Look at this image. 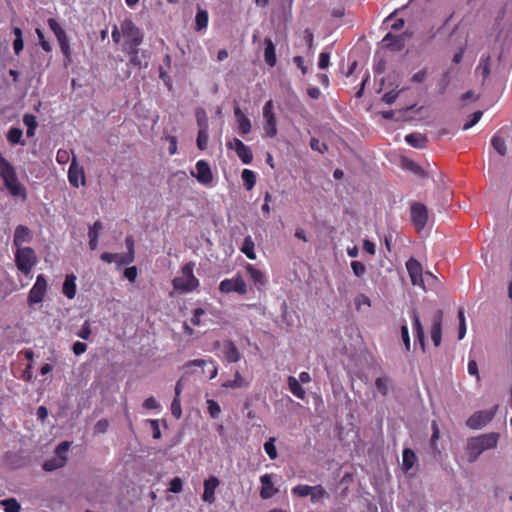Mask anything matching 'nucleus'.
Masks as SVG:
<instances>
[{"label":"nucleus","mask_w":512,"mask_h":512,"mask_svg":"<svg viewBox=\"0 0 512 512\" xmlns=\"http://www.w3.org/2000/svg\"><path fill=\"white\" fill-rule=\"evenodd\" d=\"M351 269H352L353 273L357 277L363 276L365 274V272H366L365 265L362 262H360V261H352L351 262Z\"/></svg>","instance_id":"obj_54"},{"label":"nucleus","mask_w":512,"mask_h":512,"mask_svg":"<svg viewBox=\"0 0 512 512\" xmlns=\"http://www.w3.org/2000/svg\"><path fill=\"white\" fill-rule=\"evenodd\" d=\"M48 25H49L50 29L53 31V33L55 34L56 38L66 34L64 29L60 26V24L55 19L49 18Z\"/></svg>","instance_id":"obj_52"},{"label":"nucleus","mask_w":512,"mask_h":512,"mask_svg":"<svg viewBox=\"0 0 512 512\" xmlns=\"http://www.w3.org/2000/svg\"><path fill=\"white\" fill-rule=\"evenodd\" d=\"M450 73L451 72L449 70L445 71L442 74V76H441V78H440V80L438 82V93L440 95L445 94V92H446V90H447V88H448V86L450 84V80H451Z\"/></svg>","instance_id":"obj_42"},{"label":"nucleus","mask_w":512,"mask_h":512,"mask_svg":"<svg viewBox=\"0 0 512 512\" xmlns=\"http://www.w3.org/2000/svg\"><path fill=\"white\" fill-rule=\"evenodd\" d=\"M0 176L3 178L5 188L13 197H18L23 201L27 199V190L20 183L14 167L4 171Z\"/></svg>","instance_id":"obj_3"},{"label":"nucleus","mask_w":512,"mask_h":512,"mask_svg":"<svg viewBox=\"0 0 512 512\" xmlns=\"http://www.w3.org/2000/svg\"><path fill=\"white\" fill-rule=\"evenodd\" d=\"M490 62H491V56L483 55L480 59L478 66H477V71H480V73L484 79L487 78L491 73Z\"/></svg>","instance_id":"obj_35"},{"label":"nucleus","mask_w":512,"mask_h":512,"mask_svg":"<svg viewBox=\"0 0 512 512\" xmlns=\"http://www.w3.org/2000/svg\"><path fill=\"white\" fill-rule=\"evenodd\" d=\"M246 270L250 278L253 280L254 284L258 288H261L266 284L265 275L259 269L255 268L252 264H247Z\"/></svg>","instance_id":"obj_27"},{"label":"nucleus","mask_w":512,"mask_h":512,"mask_svg":"<svg viewBox=\"0 0 512 512\" xmlns=\"http://www.w3.org/2000/svg\"><path fill=\"white\" fill-rule=\"evenodd\" d=\"M491 145L497 151L498 154H500L501 156L506 155V152H507L506 143L502 137H500L498 135H494L491 140Z\"/></svg>","instance_id":"obj_39"},{"label":"nucleus","mask_w":512,"mask_h":512,"mask_svg":"<svg viewBox=\"0 0 512 512\" xmlns=\"http://www.w3.org/2000/svg\"><path fill=\"white\" fill-rule=\"evenodd\" d=\"M330 61V53L329 52H321L319 55L318 67L320 69H326L329 66Z\"/></svg>","instance_id":"obj_60"},{"label":"nucleus","mask_w":512,"mask_h":512,"mask_svg":"<svg viewBox=\"0 0 512 512\" xmlns=\"http://www.w3.org/2000/svg\"><path fill=\"white\" fill-rule=\"evenodd\" d=\"M70 448V443L67 441L61 442L55 449V454L58 459H63L66 464L67 461V452Z\"/></svg>","instance_id":"obj_45"},{"label":"nucleus","mask_w":512,"mask_h":512,"mask_svg":"<svg viewBox=\"0 0 512 512\" xmlns=\"http://www.w3.org/2000/svg\"><path fill=\"white\" fill-rule=\"evenodd\" d=\"M227 147L236 152L243 164H250L252 162L253 154L250 147L245 145L238 138H234L231 142L227 143Z\"/></svg>","instance_id":"obj_12"},{"label":"nucleus","mask_w":512,"mask_h":512,"mask_svg":"<svg viewBox=\"0 0 512 512\" xmlns=\"http://www.w3.org/2000/svg\"><path fill=\"white\" fill-rule=\"evenodd\" d=\"M121 33L126 38L125 44L139 46L143 41V33L131 19H125L121 23Z\"/></svg>","instance_id":"obj_5"},{"label":"nucleus","mask_w":512,"mask_h":512,"mask_svg":"<svg viewBox=\"0 0 512 512\" xmlns=\"http://www.w3.org/2000/svg\"><path fill=\"white\" fill-rule=\"evenodd\" d=\"M443 312L437 310L432 318L431 339L436 347L441 343Z\"/></svg>","instance_id":"obj_17"},{"label":"nucleus","mask_w":512,"mask_h":512,"mask_svg":"<svg viewBox=\"0 0 512 512\" xmlns=\"http://www.w3.org/2000/svg\"><path fill=\"white\" fill-rule=\"evenodd\" d=\"M312 487L313 486L300 484L292 489V493L298 497L310 496V493L312 492Z\"/></svg>","instance_id":"obj_48"},{"label":"nucleus","mask_w":512,"mask_h":512,"mask_svg":"<svg viewBox=\"0 0 512 512\" xmlns=\"http://www.w3.org/2000/svg\"><path fill=\"white\" fill-rule=\"evenodd\" d=\"M497 406L490 410L477 411L466 421V425L471 429H481L488 424L494 417Z\"/></svg>","instance_id":"obj_7"},{"label":"nucleus","mask_w":512,"mask_h":512,"mask_svg":"<svg viewBox=\"0 0 512 512\" xmlns=\"http://www.w3.org/2000/svg\"><path fill=\"white\" fill-rule=\"evenodd\" d=\"M196 171H197V173L195 174L194 172H192V175L194 177H196V179L201 184L208 185L212 182L213 175H212L211 169L206 161L199 160L196 163Z\"/></svg>","instance_id":"obj_16"},{"label":"nucleus","mask_w":512,"mask_h":512,"mask_svg":"<svg viewBox=\"0 0 512 512\" xmlns=\"http://www.w3.org/2000/svg\"><path fill=\"white\" fill-rule=\"evenodd\" d=\"M171 413L176 419H180L182 416V409L180 399L174 398L171 403Z\"/></svg>","instance_id":"obj_55"},{"label":"nucleus","mask_w":512,"mask_h":512,"mask_svg":"<svg viewBox=\"0 0 512 512\" xmlns=\"http://www.w3.org/2000/svg\"><path fill=\"white\" fill-rule=\"evenodd\" d=\"M326 496H328V494L321 485H316L312 487V492L310 493L311 502L316 503Z\"/></svg>","instance_id":"obj_43"},{"label":"nucleus","mask_w":512,"mask_h":512,"mask_svg":"<svg viewBox=\"0 0 512 512\" xmlns=\"http://www.w3.org/2000/svg\"><path fill=\"white\" fill-rule=\"evenodd\" d=\"M33 239V233L25 225H18L14 232L13 245L16 248H23L24 243H29Z\"/></svg>","instance_id":"obj_15"},{"label":"nucleus","mask_w":512,"mask_h":512,"mask_svg":"<svg viewBox=\"0 0 512 512\" xmlns=\"http://www.w3.org/2000/svg\"><path fill=\"white\" fill-rule=\"evenodd\" d=\"M37 263V255L31 247L17 248L15 252V264L19 271L28 275Z\"/></svg>","instance_id":"obj_4"},{"label":"nucleus","mask_w":512,"mask_h":512,"mask_svg":"<svg viewBox=\"0 0 512 512\" xmlns=\"http://www.w3.org/2000/svg\"><path fill=\"white\" fill-rule=\"evenodd\" d=\"M402 460H403V462H402L403 469L408 471L414 466V464L417 460V457L413 450L406 448L403 450Z\"/></svg>","instance_id":"obj_32"},{"label":"nucleus","mask_w":512,"mask_h":512,"mask_svg":"<svg viewBox=\"0 0 512 512\" xmlns=\"http://www.w3.org/2000/svg\"><path fill=\"white\" fill-rule=\"evenodd\" d=\"M439 436H440V431H439V428H438V425L436 423V421H433L432 422V435H431V439H430V446H431V449L433 451L434 454H439L440 453V450L437 446V440L439 439Z\"/></svg>","instance_id":"obj_40"},{"label":"nucleus","mask_w":512,"mask_h":512,"mask_svg":"<svg viewBox=\"0 0 512 512\" xmlns=\"http://www.w3.org/2000/svg\"><path fill=\"white\" fill-rule=\"evenodd\" d=\"M407 38L408 36L405 33L400 35H393L389 32L382 39V43L387 49L391 51H400L405 47Z\"/></svg>","instance_id":"obj_14"},{"label":"nucleus","mask_w":512,"mask_h":512,"mask_svg":"<svg viewBox=\"0 0 512 512\" xmlns=\"http://www.w3.org/2000/svg\"><path fill=\"white\" fill-rule=\"evenodd\" d=\"M208 413L213 419H217L221 413L220 405L212 399L207 400Z\"/></svg>","instance_id":"obj_49"},{"label":"nucleus","mask_w":512,"mask_h":512,"mask_svg":"<svg viewBox=\"0 0 512 512\" xmlns=\"http://www.w3.org/2000/svg\"><path fill=\"white\" fill-rule=\"evenodd\" d=\"M63 294L68 299H73L76 295V276L74 274L67 275L63 283Z\"/></svg>","instance_id":"obj_28"},{"label":"nucleus","mask_w":512,"mask_h":512,"mask_svg":"<svg viewBox=\"0 0 512 512\" xmlns=\"http://www.w3.org/2000/svg\"><path fill=\"white\" fill-rule=\"evenodd\" d=\"M208 19V12L206 10L198 8L195 18L196 29L199 31L205 29L208 25Z\"/></svg>","instance_id":"obj_37"},{"label":"nucleus","mask_w":512,"mask_h":512,"mask_svg":"<svg viewBox=\"0 0 512 512\" xmlns=\"http://www.w3.org/2000/svg\"><path fill=\"white\" fill-rule=\"evenodd\" d=\"M239 132L242 135L248 134L251 131V121L248 117H241L237 120Z\"/></svg>","instance_id":"obj_50"},{"label":"nucleus","mask_w":512,"mask_h":512,"mask_svg":"<svg viewBox=\"0 0 512 512\" xmlns=\"http://www.w3.org/2000/svg\"><path fill=\"white\" fill-rule=\"evenodd\" d=\"M264 450L271 460H274L277 458L278 453H277V449L275 446V438L274 437L270 438L268 441H266L264 443Z\"/></svg>","instance_id":"obj_44"},{"label":"nucleus","mask_w":512,"mask_h":512,"mask_svg":"<svg viewBox=\"0 0 512 512\" xmlns=\"http://www.w3.org/2000/svg\"><path fill=\"white\" fill-rule=\"evenodd\" d=\"M427 76H428V69L423 68V69L419 70L418 72H416L412 76L411 81L414 83H422L426 80Z\"/></svg>","instance_id":"obj_57"},{"label":"nucleus","mask_w":512,"mask_h":512,"mask_svg":"<svg viewBox=\"0 0 512 512\" xmlns=\"http://www.w3.org/2000/svg\"><path fill=\"white\" fill-rule=\"evenodd\" d=\"M411 221L418 231H421L428 221V209L420 202H413L410 207Z\"/></svg>","instance_id":"obj_8"},{"label":"nucleus","mask_w":512,"mask_h":512,"mask_svg":"<svg viewBox=\"0 0 512 512\" xmlns=\"http://www.w3.org/2000/svg\"><path fill=\"white\" fill-rule=\"evenodd\" d=\"M23 123L27 126V128H36L37 127L36 117L32 114H25L23 116Z\"/></svg>","instance_id":"obj_63"},{"label":"nucleus","mask_w":512,"mask_h":512,"mask_svg":"<svg viewBox=\"0 0 512 512\" xmlns=\"http://www.w3.org/2000/svg\"><path fill=\"white\" fill-rule=\"evenodd\" d=\"M406 268H407L412 285L419 286V287L425 289L424 275H423V269H422L421 263L414 258H410L406 262Z\"/></svg>","instance_id":"obj_9"},{"label":"nucleus","mask_w":512,"mask_h":512,"mask_svg":"<svg viewBox=\"0 0 512 512\" xmlns=\"http://www.w3.org/2000/svg\"><path fill=\"white\" fill-rule=\"evenodd\" d=\"M482 115H483L482 111L474 112L472 115V119L463 125V130H468L471 127H473L474 125H476L480 121Z\"/></svg>","instance_id":"obj_58"},{"label":"nucleus","mask_w":512,"mask_h":512,"mask_svg":"<svg viewBox=\"0 0 512 512\" xmlns=\"http://www.w3.org/2000/svg\"><path fill=\"white\" fill-rule=\"evenodd\" d=\"M219 485V480L215 476H210L204 481L203 501L212 504L215 501V490Z\"/></svg>","instance_id":"obj_18"},{"label":"nucleus","mask_w":512,"mask_h":512,"mask_svg":"<svg viewBox=\"0 0 512 512\" xmlns=\"http://www.w3.org/2000/svg\"><path fill=\"white\" fill-rule=\"evenodd\" d=\"M411 318L413 322V331L415 335L416 342H418L422 348V351H425V333L423 326L420 321V317L415 309L411 311Z\"/></svg>","instance_id":"obj_19"},{"label":"nucleus","mask_w":512,"mask_h":512,"mask_svg":"<svg viewBox=\"0 0 512 512\" xmlns=\"http://www.w3.org/2000/svg\"><path fill=\"white\" fill-rule=\"evenodd\" d=\"M265 51H264V59L266 64L269 67H274L276 65V52L275 45L270 38H265Z\"/></svg>","instance_id":"obj_24"},{"label":"nucleus","mask_w":512,"mask_h":512,"mask_svg":"<svg viewBox=\"0 0 512 512\" xmlns=\"http://www.w3.org/2000/svg\"><path fill=\"white\" fill-rule=\"evenodd\" d=\"M498 439L499 434L494 432L468 438L466 444L468 462H475L484 451L495 448Z\"/></svg>","instance_id":"obj_1"},{"label":"nucleus","mask_w":512,"mask_h":512,"mask_svg":"<svg viewBox=\"0 0 512 512\" xmlns=\"http://www.w3.org/2000/svg\"><path fill=\"white\" fill-rule=\"evenodd\" d=\"M398 92L392 90V91H389L387 93H385L382 97V100L388 104V105H391L395 102V100L397 99L398 97Z\"/></svg>","instance_id":"obj_64"},{"label":"nucleus","mask_w":512,"mask_h":512,"mask_svg":"<svg viewBox=\"0 0 512 512\" xmlns=\"http://www.w3.org/2000/svg\"><path fill=\"white\" fill-rule=\"evenodd\" d=\"M23 132L20 128L12 127L7 132V140L12 144H20L25 145V142L22 140Z\"/></svg>","instance_id":"obj_33"},{"label":"nucleus","mask_w":512,"mask_h":512,"mask_svg":"<svg viewBox=\"0 0 512 512\" xmlns=\"http://www.w3.org/2000/svg\"><path fill=\"white\" fill-rule=\"evenodd\" d=\"M207 365L211 366V369L209 370V379L215 378L218 373V367L213 360L195 359L187 362L185 366H198L204 368Z\"/></svg>","instance_id":"obj_25"},{"label":"nucleus","mask_w":512,"mask_h":512,"mask_svg":"<svg viewBox=\"0 0 512 512\" xmlns=\"http://www.w3.org/2000/svg\"><path fill=\"white\" fill-rule=\"evenodd\" d=\"M263 117L264 119L275 118V114L273 113V101L269 100L265 103L263 107Z\"/></svg>","instance_id":"obj_59"},{"label":"nucleus","mask_w":512,"mask_h":512,"mask_svg":"<svg viewBox=\"0 0 512 512\" xmlns=\"http://www.w3.org/2000/svg\"><path fill=\"white\" fill-rule=\"evenodd\" d=\"M194 263H186L182 267V275L173 279L172 285L175 290L181 293L192 292L199 286V280L193 274Z\"/></svg>","instance_id":"obj_2"},{"label":"nucleus","mask_w":512,"mask_h":512,"mask_svg":"<svg viewBox=\"0 0 512 512\" xmlns=\"http://www.w3.org/2000/svg\"><path fill=\"white\" fill-rule=\"evenodd\" d=\"M401 337H402V341L405 345V350L406 351H410V337H409V330H408V327L406 325H403L401 327Z\"/></svg>","instance_id":"obj_62"},{"label":"nucleus","mask_w":512,"mask_h":512,"mask_svg":"<svg viewBox=\"0 0 512 512\" xmlns=\"http://www.w3.org/2000/svg\"><path fill=\"white\" fill-rule=\"evenodd\" d=\"M91 335V328L89 321H85L81 329L77 333V336L83 340H88Z\"/></svg>","instance_id":"obj_56"},{"label":"nucleus","mask_w":512,"mask_h":512,"mask_svg":"<svg viewBox=\"0 0 512 512\" xmlns=\"http://www.w3.org/2000/svg\"><path fill=\"white\" fill-rule=\"evenodd\" d=\"M68 179L73 187L78 188L80 184L85 185L84 169L78 164L76 157H73L71 161L68 171Z\"/></svg>","instance_id":"obj_13"},{"label":"nucleus","mask_w":512,"mask_h":512,"mask_svg":"<svg viewBox=\"0 0 512 512\" xmlns=\"http://www.w3.org/2000/svg\"><path fill=\"white\" fill-rule=\"evenodd\" d=\"M65 465L63 459L53 458L50 460H47L43 464V469L45 471L51 472L54 470H57L59 468H62Z\"/></svg>","instance_id":"obj_41"},{"label":"nucleus","mask_w":512,"mask_h":512,"mask_svg":"<svg viewBox=\"0 0 512 512\" xmlns=\"http://www.w3.org/2000/svg\"><path fill=\"white\" fill-rule=\"evenodd\" d=\"M183 483L179 477H175L170 482L169 490L173 493H180L182 491Z\"/></svg>","instance_id":"obj_61"},{"label":"nucleus","mask_w":512,"mask_h":512,"mask_svg":"<svg viewBox=\"0 0 512 512\" xmlns=\"http://www.w3.org/2000/svg\"><path fill=\"white\" fill-rule=\"evenodd\" d=\"M219 290L223 293L237 292L241 295L246 294L247 285L241 276L231 279H224L220 282Z\"/></svg>","instance_id":"obj_10"},{"label":"nucleus","mask_w":512,"mask_h":512,"mask_svg":"<svg viewBox=\"0 0 512 512\" xmlns=\"http://www.w3.org/2000/svg\"><path fill=\"white\" fill-rule=\"evenodd\" d=\"M287 382L291 393L295 397L302 400L306 397V391L301 386V383L298 381V379H296L294 376H289Z\"/></svg>","instance_id":"obj_29"},{"label":"nucleus","mask_w":512,"mask_h":512,"mask_svg":"<svg viewBox=\"0 0 512 512\" xmlns=\"http://www.w3.org/2000/svg\"><path fill=\"white\" fill-rule=\"evenodd\" d=\"M264 131L269 137H274L277 134L276 118L265 120Z\"/></svg>","instance_id":"obj_47"},{"label":"nucleus","mask_w":512,"mask_h":512,"mask_svg":"<svg viewBox=\"0 0 512 512\" xmlns=\"http://www.w3.org/2000/svg\"><path fill=\"white\" fill-rule=\"evenodd\" d=\"M310 147L312 150L318 151L319 153H322V154L328 150L326 143L321 142L320 140H318L316 138H311Z\"/></svg>","instance_id":"obj_53"},{"label":"nucleus","mask_w":512,"mask_h":512,"mask_svg":"<svg viewBox=\"0 0 512 512\" xmlns=\"http://www.w3.org/2000/svg\"><path fill=\"white\" fill-rule=\"evenodd\" d=\"M197 122L200 127L198 136H197V147L200 150H205L207 148V143H208V139H209L208 124H205L204 126L202 125V123L200 122L199 112H197Z\"/></svg>","instance_id":"obj_26"},{"label":"nucleus","mask_w":512,"mask_h":512,"mask_svg":"<svg viewBox=\"0 0 512 512\" xmlns=\"http://www.w3.org/2000/svg\"><path fill=\"white\" fill-rule=\"evenodd\" d=\"M57 40L59 42V45H60L62 53L65 55V57L68 60H70L71 51H70V45H69V41H68L67 35L64 34L62 36H59L57 38Z\"/></svg>","instance_id":"obj_46"},{"label":"nucleus","mask_w":512,"mask_h":512,"mask_svg":"<svg viewBox=\"0 0 512 512\" xmlns=\"http://www.w3.org/2000/svg\"><path fill=\"white\" fill-rule=\"evenodd\" d=\"M242 180L245 188L250 191L256 184V175L252 170L244 169L242 171Z\"/></svg>","instance_id":"obj_36"},{"label":"nucleus","mask_w":512,"mask_h":512,"mask_svg":"<svg viewBox=\"0 0 512 512\" xmlns=\"http://www.w3.org/2000/svg\"><path fill=\"white\" fill-rule=\"evenodd\" d=\"M4 507L5 512H20L21 505L15 498H8L0 501Z\"/></svg>","instance_id":"obj_38"},{"label":"nucleus","mask_w":512,"mask_h":512,"mask_svg":"<svg viewBox=\"0 0 512 512\" xmlns=\"http://www.w3.org/2000/svg\"><path fill=\"white\" fill-rule=\"evenodd\" d=\"M104 228L101 221H96L93 225L89 226L88 229V237H89V247L91 250H95L98 247V237L100 231Z\"/></svg>","instance_id":"obj_23"},{"label":"nucleus","mask_w":512,"mask_h":512,"mask_svg":"<svg viewBox=\"0 0 512 512\" xmlns=\"http://www.w3.org/2000/svg\"><path fill=\"white\" fill-rule=\"evenodd\" d=\"M134 258H135V256L131 255V253H126V254H118L117 253L115 262L117 263L118 266H125V265L131 264L134 261Z\"/></svg>","instance_id":"obj_51"},{"label":"nucleus","mask_w":512,"mask_h":512,"mask_svg":"<svg viewBox=\"0 0 512 512\" xmlns=\"http://www.w3.org/2000/svg\"><path fill=\"white\" fill-rule=\"evenodd\" d=\"M375 387L381 396L386 397L393 388V380L388 375H382L375 379Z\"/></svg>","instance_id":"obj_21"},{"label":"nucleus","mask_w":512,"mask_h":512,"mask_svg":"<svg viewBox=\"0 0 512 512\" xmlns=\"http://www.w3.org/2000/svg\"><path fill=\"white\" fill-rule=\"evenodd\" d=\"M223 354L230 363H236L241 359V354L232 341H226L223 344Z\"/></svg>","instance_id":"obj_22"},{"label":"nucleus","mask_w":512,"mask_h":512,"mask_svg":"<svg viewBox=\"0 0 512 512\" xmlns=\"http://www.w3.org/2000/svg\"><path fill=\"white\" fill-rule=\"evenodd\" d=\"M241 252L244 253L251 260L256 259V254L254 252V242L250 235H248L244 238V241H243V244L241 247Z\"/></svg>","instance_id":"obj_34"},{"label":"nucleus","mask_w":512,"mask_h":512,"mask_svg":"<svg viewBox=\"0 0 512 512\" xmlns=\"http://www.w3.org/2000/svg\"><path fill=\"white\" fill-rule=\"evenodd\" d=\"M449 44L457 50H465L468 44V32L464 27L456 26L449 35Z\"/></svg>","instance_id":"obj_11"},{"label":"nucleus","mask_w":512,"mask_h":512,"mask_svg":"<svg viewBox=\"0 0 512 512\" xmlns=\"http://www.w3.org/2000/svg\"><path fill=\"white\" fill-rule=\"evenodd\" d=\"M262 488L260 490V496L262 499H269L278 492V489L274 488L272 475L264 474L260 477Z\"/></svg>","instance_id":"obj_20"},{"label":"nucleus","mask_w":512,"mask_h":512,"mask_svg":"<svg viewBox=\"0 0 512 512\" xmlns=\"http://www.w3.org/2000/svg\"><path fill=\"white\" fill-rule=\"evenodd\" d=\"M47 280L43 274H39L36 277V282L32 286L28 294V305L33 306L34 304L41 303L47 291Z\"/></svg>","instance_id":"obj_6"},{"label":"nucleus","mask_w":512,"mask_h":512,"mask_svg":"<svg viewBox=\"0 0 512 512\" xmlns=\"http://www.w3.org/2000/svg\"><path fill=\"white\" fill-rule=\"evenodd\" d=\"M248 386L249 383L240 375L239 371L235 372L233 380H228L222 384V387L231 389L246 388Z\"/></svg>","instance_id":"obj_30"},{"label":"nucleus","mask_w":512,"mask_h":512,"mask_svg":"<svg viewBox=\"0 0 512 512\" xmlns=\"http://www.w3.org/2000/svg\"><path fill=\"white\" fill-rule=\"evenodd\" d=\"M405 141L414 148H424L427 139L420 133H411L405 136Z\"/></svg>","instance_id":"obj_31"}]
</instances>
